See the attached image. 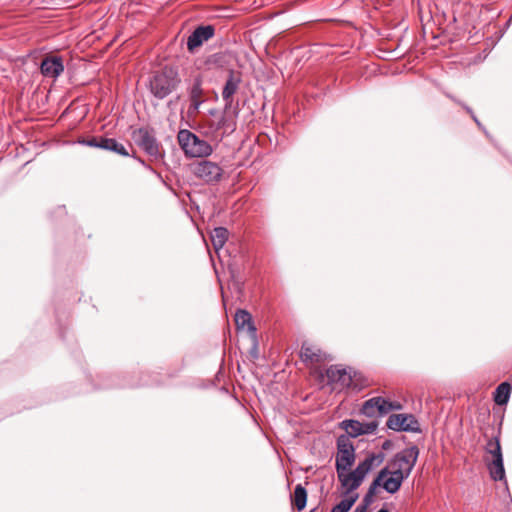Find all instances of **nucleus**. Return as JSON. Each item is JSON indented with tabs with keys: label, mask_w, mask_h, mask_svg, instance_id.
<instances>
[{
	"label": "nucleus",
	"mask_w": 512,
	"mask_h": 512,
	"mask_svg": "<svg viewBox=\"0 0 512 512\" xmlns=\"http://www.w3.org/2000/svg\"><path fill=\"white\" fill-rule=\"evenodd\" d=\"M446 96H447L448 98H450L451 100H453L454 102H456V103L460 104V105H461V106H462V107L467 111V113H469V114H470V116L472 117V119L474 120V122L477 124V126H478L479 128H481V129L485 132V134L488 136V132H487V131L485 130V128L482 126L481 122L478 120V118H477V117H476V115L474 114L473 110H472L469 106H467L466 104H464V103L460 102V101H459V100H457L454 96H452V95H450V94H448V93L446 94Z\"/></svg>",
	"instance_id": "30"
},
{
	"label": "nucleus",
	"mask_w": 512,
	"mask_h": 512,
	"mask_svg": "<svg viewBox=\"0 0 512 512\" xmlns=\"http://www.w3.org/2000/svg\"><path fill=\"white\" fill-rule=\"evenodd\" d=\"M401 409L402 405L400 402L390 401L381 396H377L366 400L362 404L360 414L372 420H377L378 417L385 416L391 411Z\"/></svg>",
	"instance_id": "5"
},
{
	"label": "nucleus",
	"mask_w": 512,
	"mask_h": 512,
	"mask_svg": "<svg viewBox=\"0 0 512 512\" xmlns=\"http://www.w3.org/2000/svg\"><path fill=\"white\" fill-rule=\"evenodd\" d=\"M216 113H217V110H216V109H211V110L209 111V114H210V115H212V116H214Z\"/></svg>",
	"instance_id": "39"
},
{
	"label": "nucleus",
	"mask_w": 512,
	"mask_h": 512,
	"mask_svg": "<svg viewBox=\"0 0 512 512\" xmlns=\"http://www.w3.org/2000/svg\"><path fill=\"white\" fill-rule=\"evenodd\" d=\"M180 83L181 78L178 70L173 66L166 65L151 74L148 79L147 88L151 95L160 101L175 92Z\"/></svg>",
	"instance_id": "2"
},
{
	"label": "nucleus",
	"mask_w": 512,
	"mask_h": 512,
	"mask_svg": "<svg viewBox=\"0 0 512 512\" xmlns=\"http://www.w3.org/2000/svg\"><path fill=\"white\" fill-rule=\"evenodd\" d=\"M215 35V27L213 25H200L187 38V50L194 53L199 47L207 42Z\"/></svg>",
	"instance_id": "12"
},
{
	"label": "nucleus",
	"mask_w": 512,
	"mask_h": 512,
	"mask_svg": "<svg viewBox=\"0 0 512 512\" xmlns=\"http://www.w3.org/2000/svg\"><path fill=\"white\" fill-rule=\"evenodd\" d=\"M293 502L298 511H302L306 506L307 491L301 484L296 485L294 489Z\"/></svg>",
	"instance_id": "23"
},
{
	"label": "nucleus",
	"mask_w": 512,
	"mask_h": 512,
	"mask_svg": "<svg viewBox=\"0 0 512 512\" xmlns=\"http://www.w3.org/2000/svg\"><path fill=\"white\" fill-rule=\"evenodd\" d=\"M194 176L208 185L218 183L223 175V169L215 162L201 160L192 165Z\"/></svg>",
	"instance_id": "7"
},
{
	"label": "nucleus",
	"mask_w": 512,
	"mask_h": 512,
	"mask_svg": "<svg viewBox=\"0 0 512 512\" xmlns=\"http://www.w3.org/2000/svg\"><path fill=\"white\" fill-rule=\"evenodd\" d=\"M229 231L225 227H216L211 233V240L215 250L222 248L228 240Z\"/></svg>",
	"instance_id": "20"
},
{
	"label": "nucleus",
	"mask_w": 512,
	"mask_h": 512,
	"mask_svg": "<svg viewBox=\"0 0 512 512\" xmlns=\"http://www.w3.org/2000/svg\"><path fill=\"white\" fill-rule=\"evenodd\" d=\"M233 290H221V296H222V301H223V305L225 307H227L228 305V294L227 292H232Z\"/></svg>",
	"instance_id": "35"
},
{
	"label": "nucleus",
	"mask_w": 512,
	"mask_h": 512,
	"mask_svg": "<svg viewBox=\"0 0 512 512\" xmlns=\"http://www.w3.org/2000/svg\"><path fill=\"white\" fill-rule=\"evenodd\" d=\"M78 143L81 145L97 148L98 137H91L89 139H81V140H78Z\"/></svg>",
	"instance_id": "33"
},
{
	"label": "nucleus",
	"mask_w": 512,
	"mask_h": 512,
	"mask_svg": "<svg viewBox=\"0 0 512 512\" xmlns=\"http://www.w3.org/2000/svg\"><path fill=\"white\" fill-rule=\"evenodd\" d=\"M379 423L377 420H371L369 422H361V430H362V434H373L377 427H378Z\"/></svg>",
	"instance_id": "31"
},
{
	"label": "nucleus",
	"mask_w": 512,
	"mask_h": 512,
	"mask_svg": "<svg viewBox=\"0 0 512 512\" xmlns=\"http://www.w3.org/2000/svg\"><path fill=\"white\" fill-rule=\"evenodd\" d=\"M446 96H447L448 98H450L451 100H453L454 102H456V103L460 104V105H461V106H462V107L467 111V113H469V114H470V116L472 117V119L474 120V122L477 124V126H478L479 128H481V129L485 132V134L488 136V132H487V131L485 130V128L482 126L481 122L478 120V118H477V117H476V115L474 114L473 110H472L469 106H467L466 104H464V103L460 102V101H459V100H457L454 96H452V95H450V94H448V93L446 94Z\"/></svg>",
	"instance_id": "29"
},
{
	"label": "nucleus",
	"mask_w": 512,
	"mask_h": 512,
	"mask_svg": "<svg viewBox=\"0 0 512 512\" xmlns=\"http://www.w3.org/2000/svg\"><path fill=\"white\" fill-rule=\"evenodd\" d=\"M419 456V449L416 445H412L395 454L389 462L390 468L407 471L411 474Z\"/></svg>",
	"instance_id": "9"
},
{
	"label": "nucleus",
	"mask_w": 512,
	"mask_h": 512,
	"mask_svg": "<svg viewBox=\"0 0 512 512\" xmlns=\"http://www.w3.org/2000/svg\"><path fill=\"white\" fill-rule=\"evenodd\" d=\"M40 71L44 77L57 78L64 71L62 58L58 56L44 58L40 65Z\"/></svg>",
	"instance_id": "15"
},
{
	"label": "nucleus",
	"mask_w": 512,
	"mask_h": 512,
	"mask_svg": "<svg viewBox=\"0 0 512 512\" xmlns=\"http://www.w3.org/2000/svg\"><path fill=\"white\" fill-rule=\"evenodd\" d=\"M388 468L384 467L382 468L376 478L372 481L370 484L364 498L363 502L366 503V505H371L374 501V496L376 495V491L378 487H382L384 489V478L387 476Z\"/></svg>",
	"instance_id": "18"
},
{
	"label": "nucleus",
	"mask_w": 512,
	"mask_h": 512,
	"mask_svg": "<svg viewBox=\"0 0 512 512\" xmlns=\"http://www.w3.org/2000/svg\"><path fill=\"white\" fill-rule=\"evenodd\" d=\"M356 501L357 496L342 499L337 505H335L332 508L331 512H348L353 507Z\"/></svg>",
	"instance_id": "26"
},
{
	"label": "nucleus",
	"mask_w": 512,
	"mask_h": 512,
	"mask_svg": "<svg viewBox=\"0 0 512 512\" xmlns=\"http://www.w3.org/2000/svg\"><path fill=\"white\" fill-rule=\"evenodd\" d=\"M486 452L491 455V459H486V464L490 477L494 481L505 480L503 456L500 446V439L498 436L490 439L487 442Z\"/></svg>",
	"instance_id": "6"
},
{
	"label": "nucleus",
	"mask_w": 512,
	"mask_h": 512,
	"mask_svg": "<svg viewBox=\"0 0 512 512\" xmlns=\"http://www.w3.org/2000/svg\"><path fill=\"white\" fill-rule=\"evenodd\" d=\"M511 394V385L508 382H502L495 390L494 401L498 405H505L509 401Z\"/></svg>",
	"instance_id": "21"
},
{
	"label": "nucleus",
	"mask_w": 512,
	"mask_h": 512,
	"mask_svg": "<svg viewBox=\"0 0 512 512\" xmlns=\"http://www.w3.org/2000/svg\"><path fill=\"white\" fill-rule=\"evenodd\" d=\"M386 425L389 429L394 431H420L419 423L412 414H391Z\"/></svg>",
	"instance_id": "11"
},
{
	"label": "nucleus",
	"mask_w": 512,
	"mask_h": 512,
	"mask_svg": "<svg viewBox=\"0 0 512 512\" xmlns=\"http://www.w3.org/2000/svg\"><path fill=\"white\" fill-rule=\"evenodd\" d=\"M341 427L346 430L350 437H358L362 434L361 422L354 419H347L341 422Z\"/></svg>",
	"instance_id": "22"
},
{
	"label": "nucleus",
	"mask_w": 512,
	"mask_h": 512,
	"mask_svg": "<svg viewBox=\"0 0 512 512\" xmlns=\"http://www.w3.org/2000/svg\"><path fill=\"white\" fill-rule=\"evenodd\" d=\"M446 96H447L448 98H450L451 100H453L454 102H456V103L460 104V105H461V106H462V107L467 111V113H469V114H470V116L472 117V119L474 120V122L477 124V126H478L479 128H481V129L485 132V134L488 136V132H487V131L485 130V128L482 126L481 122L478 120V118H477V117H476V115L474 114L473 110H472L469 106H467L466 104H464V103L460 102V101H459V100H457L454 96H452V95H450V94H448V93L446 94Z\"/></svg>",
	"instance_id": "27"
},
{
	"label": "nucleus",
	"mask_w": 512,
	"mask_h": 512,
	"mask_svg": "<svg viewBox=\"0 0 512 512\" xmlns=\"http://www.w3.org/2000/svg\"><path fill=\"white\" fill-rule=\"evenodd\" d=\"M235 324L238 329H247L249 335L256 339V327L252 321L251 314L243 309H238L235 313Z\"/></svg>",
	"instance_id": "16"
},
{
	"label": "nucleus",
	"mask_w": 512,
	"mask_h": 512,
	"mask_svg": "<svg viewBox=\"0 0 512 512\" xmlns=\"http://www.w3.org/2000/svg\"><path fill=\"white\" fill-rule=\"evenodd\" d=\"M446 96H447L448 98H450L451 100H453L454 102H456V103L460 104V105H461V106H462V107L467 111V113H469V114H470V116L472 117V119L474 120V122L477 124V126H478L479 128H481V129L485 132V134L488 136V132H487V131L485 130V128L482 126L481 122L478 120V118H477V117H476V115L474 114L473 110H472L469 106H467L466 104H464V103L460 102V101H459V100H457L454 96H452V95H450V94H448V93L446 94Z\"/></svg>",
	"instance_id": "28"
},
{
	"label": "nucleus",
	"mask_w": 512,
	"mask_h": 512,
	"mask_svg": "<svg viewBox=\"0 0 512 512\" xmlns=\"http://www.w3.org/2000/svg\"><path fill=\"white\" fill-rule=\"evenodd\" d=\"M512 21V16L509 18L507 24H509Z\"/></svg>",
	"instance_id": "42"
},
{
	"label": "nucleus",
	"mask_w": 512,
	"mask_h": 512,
	"mask_svg": "<svg viewBox=\"0 0 512 512\" xmlns=\"http://www.w3.org/2000/svg\"><path fill=\"white\" fill-rule=\"evenodd\" d=\"M107 151L114 152V153L124 156V157L130 156L128 149L122 143L118 142L114 138H111L109 140V146H108Z\"/></svg>",
	"instance_id": "25"
},
{
	"label": "nucleus",
	"mask_w": 512,
	"mask_h": 512,
	"mask_svg": "<svg viewBox=\"0 0 512 512\" xmlns=\"http://www.w3.org/2000/svg\"><path fill=\"white\" fill-rule=\"evenodd\" d=\"M328 383L334 385V389L342 390L350 387L352 383V376L345 368L338 366H330L326 370Z\"/></svg>",
	"instance_id": "13"
},
{
	"label": "nucleus",
	"mask_w": 512,
	"mask_h": 512,
	"mask_svg": "<svg viewBox=\"0 0 512 512\" xmlns=\"http://www.w3.org/2000/svg\"><path fill=\"white\" fill-rule=\"evenodd\" d=\"M177 140L188 158H206L213 153V148L208 141L188 129H181L178 132Z\"/></svg>",
	"instance_id": "3"
},
{
	"label": "nucleus",
	"mask_w": 512,
	"mask_h": 512,
	"mask_svg": "<svg viewBox=\"0 0 512 512\" xmlns=\"http://www.w3.org/2000/svg\"><path fill=\"white\" fill-rule=\"evenodd\" d=\"M240 83V76L234 70H229L228 78L222 90L223 100H228V98L233 97V95L239 89Z\"/></svg>",
	"instance_id": "19"
},
{
	"label": "nucleus",
	"mask_w": 512,
	"mask_h": 512,
	"mask_svg": "<svg viewBox=\"0 0 512 512\" xmlns=\"http://www.w3.org/2000/svg\"><path fill=\"white\" fill-rule=\"evenodd\" d=\"M383 461V453H371L363 461H360L354 470L337 471V478L344 490L342 499L353 496H357L358 499L359 495L355 491L360 487L367 474L378 467Z\"/></svg>",
	"instance_id": "1"
},
{
	"label": "nucleus",
	"mask_w": 512,
	"mask_h": 512,
	"mask_svg": "<svg viewBox=\"0 0 512 512\" xmlns=\"http://www.w3.org/2000/svg\"><path fill=\"white\" fill-rule=\"evenodd\" d=\"M336 472L350 470L355 462V448L348 436L341 435L337 439Z\"/></svg>",
	"instance_id": "8"
},
{
	"label": "nucleus",
	"mask_w": 512,
	"mask_h": 512,
	"mask_svg": "<svg viewBox=\"0 0 512 512\" xmlns=\"http://www.w3.org/2000/svg\"><path fill=\"white\" fill-rule=\"evenodd\" d=\"M111 138H107V137H98V145H97V148H100V149H103V150H107L108 149V146H109V140Z\"/></svg>",
	"instance_id": "34"
},
{
	"label": "nucleus",
	"mask_w": 512,
	"mask_h": 512,
	"mask_svg": "<svg viewBox=\"0 0 512 512\" xmlns=\"http://www.w3.org/2000/svg\"><path fill=\"white\" fill-rule=\"evenodd\" d=\"M132 138L152 159L157 161L164 159L165 153L161 149V144L157 140L153 128L140 127L132 132Z\"/></svg>",
	"instance_id": "4"
},
{
	"label": "nucleus",
	"mask_w": 512,
	"mask_h": 512,
	"mask_svg": "<svg viewBox=\"0 0 512 512\" xmlns=\"http://www.w3.org/2000/svg\"><path fill=\"white\" fill-rule=\"evenodd\" d=\"M234 291H235L237 294H239V293L241 292V290H239V289H236V290H234Z\"/></svg>",
	"instance_id": "41"
},
{
	"label": "nucleus",
	"mask_w": 512,
	"mask_h": 512,
	"mask_svg": "<svg viewBox=\"0 0 512 512\" xmlns=\"http://www.w3.org/2000/svg\"><path fill=\"white\" fill-rule=\"evenodd\" d=\"M187 95L189 100V106L187 113L189 116L196 114L199 111L201 105L205 102L204 100V89H203V77L196 75L193 77L187 87Z\"/></svg>",
	"instance_id": "10"
},
{
	"label": "nucleus",
	"mask_w": 512,
	"mask_h": 512,
	"mask_svg": "<svg viewBox=\"0 0 512 512\" xmlns=\"http://www.w3.org/2000/svg\"><path fill=\"white\" fill-rule=\"evenodd\" d=\"M386 467L388 468V473L384 478V490L390 494H394L401 488L403 481L410 475H408L407 471L390 468L389 465Z\"/></svg>",
	"instance_id": "14"
},
{
	"label": "nucleus",
	"mask_w": 512,
	"mask_h": 512,
	"mask_svg": "<svg viewBox=\"0 0 512 512\" xmlns=\"http://www.w3.org/2000/svg\"><path fill=\"white\" fill-rule=\"evenodd\" d=\"M224 101H225V106H224L223 113L227 114L228 111L233 108L234 117L237 118L238 114H239V108H238V104L235 107H233V97L228 98V100H224Z\"/></svg>",
	"instance_id": "32"
},
{
	"label": "nucleus",
	"mask_w": 512,
	"mask_h": 512,
	"mask_svg": "<svg viewBox=\"0 0 512 512\" xmlns=\"http://www.w3.org/2000/svg\"><path fill=\"white\" fill-rule=\"evenodd\" d=\"M300 356L303 362L310 363H321L326 360V354L323 353L319 348L309 345L303 344L301 347Z\"/></svg>",
	"instance_id": "17"
},
{
	"label": "nucleus",
	"mask_w": 512,
	"mask_h": 512,
	"mask_svg": "<svg viewBox=\"0 0 512 512\" xmlns=\"http://www.w3.org/2000/svg\"><path fill=\"white\" fill-rule=\"evenodd\" d=\"M377 512H389V510L385 509V508H382V509L378 510Z\"/></svg>",
	"instance_id": "40"
},
{
	"label": "nucleus",
	"mask_w": 512,
	"mask_h": 512,
	"mask_svg": "<svg viewBox=\"0 0 512 512\" xmlns=\"http://www.w3.org/2000/svg\"><path fill=\"white\" fill-rule=\"evenodd\" d=\"M216 130L223 129L224 134H230L235 131L236 129V122L233 120H230L226 114L223 113V115L220 117L218 122L215 125Z\"/></svg>",
	"instance_id": "24"
},
{
	"label": "nucleus",
	"mask_w": 512,
	"mask_h": 512,
	"mask_svg": "<svg viewBox=\"0 0 512 512\" xmlns=\"http://www.w3.org/2000/svg\"><path fill=\"white\" fill-rule=\"evenodd\" d=\"M368 506L369 505H366V503L363 502L362 504L358 505L353 512H366Z\"/></svg>",
	"instance_id": "36"
},
{
	"label": "nucleus",
	"mask_w": 512,
	"mask_h": 512,
	"mask_svg": "<svg viewBox=\"0 0 512 512\" xmlns=\"http://www.w3.org/2000/svg\"><path fill=\"white\" fill-rule=\"evenodd\" d=\"M141 165H143L145 168L152 170L151 166L147 165L143 159L140 157L133 156Z\"/></svg>",
	"instance_id": "37"
},
{
	"label": "nucleus",
	"mask_w": 512,
	"mask_h": 512,
	"mask_svg": "<svg viewBox=\"0 0 512 512\" xmlns=\"http://www.w3.org/2000/svg\"><path fill=\"white\" fill-rule=\"evenodd\" d=\"M179 99H180V96L178 95V96L175 98V100H172V99H171V100H169V101H168V103H167V106H168V107L173 106V105H174V104H175Z\"/></svg>",
	"instance_id": "38"
}]
</instances>
